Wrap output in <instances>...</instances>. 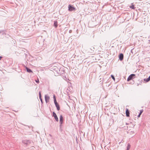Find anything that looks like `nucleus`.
<instances>
[{
    "instance_id": "nucleus-1",
    "label": "nucleus",
    "mask_w": 150,
    "mask_h": 150,
    "mask_svg": "<svg viewBox=\"0 0 150 150\" xmlns=\"http://www.w3.org/2000/svg\"><path fill=\"white\" fill-rule=\"evenodd\" d=\"M32 141L30 140H23L22 141V142L24 144L26 145H28L31 143Z\"/></svg>"
},
{
    "instance_id": "nucleus-9",
    "label": "nucleus",
    "mask_w": 150,
    "mask_h": 150,
    "mask_svg": "<svg viewBox=\"0 0 150 150\" xmlns=\"http://www.w3.org/2000/svg\"><path fill=\"white\" fill-rule=\"evenodd\" d=\"M54 26L55 28L57 27L58 26L57 22V21H54Z\"/></svg>"
},
{
    "instance_id": "nucleus-18",
    "label": "nucleus",
    "mask_w": 150,
    "mask_h": 150,
    "mask_svg": "<svg viewBox=\"0 0 150 150\" xmlns=\"http://www.w3.org/2000/svg\"><path fill=\"white\" fill-rule=\"evenodd\" d=\"M130 7L132 9H134V5H132L130 6Z\"/></svg>"
},
{
    "instance_id": "nucleus-5",
    "label": "nucleus",
    "mask_w": 150,
    "mask_h": 150,
    "mask_svg": "<svg viewBox=\"0 0 150 150\" xmlns=\"http://www.w3.org/2000/svg\"><path fill=\"white\" fill-rule=\"evenodd\" d=\"M63 118L62 115H60V120H59V123L60 124V127H61L63 123Z\"/></svg>"
},
{
    "instance_id": "nucleus-2",
    "label": "nucleus",
    "mask_w": 150,
    "mask_h": 150,
    "mask_svg": "<svg viewBox=\"0 0 150 150\" xmlns=\"http://www.w3.org/2000/svg\"><path fill=\"white\" fill-rule=\"evenodd\" d=\"M135 76V75L134 74H132L130 75L127 79V81H129L132 80L134 77Z\"/></svg>"
},
{
    "instance_id": "nucleus-14",
    "label": "nucleus",
    "mask_w": 150,
    "mask_h": 150,
    "mask_svg": "<svg viewBox=\"0 0 150 150\" xmlns=\"http://www.w3.org/2000/svg\"><path fill=\"white\" fill-rule=\"evenodd\" d=\"M130 147H131V145L130 144H129V143L128 144L127 146V147L126 150H129V149H130Z\"/></svg>"
},
{
    "instance_id": "nucleus-20",
    "label": "nucleus",
    "mask_w": 150,
    "mask_h": 150,
    "mask_svg": "<svg viewBox=\"0 0 150 150\" xmlns=\"http://www.w3.org/2000/svg\"><path fill=\"white\" fill-rule=\"evenodd\" d=\"M53 98H54V100H56L55 96V95H54V96H53Z\"/></svg>"
},
{
    "instance_id": "nucleus-6",
    "label": "nucleus",
    "mask_w": 150,
    "mask_h": 150,
    "mask_svg": "<svg viewBox=\"0 0 150 150\" xmlns=\"http://www.w3.org/2000/svg\"><path fill=\"white\" fill-rule=\"evenodd\" d=\"M124 55L122 53L120 54L119 55V59L120 61H122L123 59Z\"/></svg>"
},
{
    "instance_id": "nucleus-16",
    "label": "nucleus",
    "mask_w": 150,
    "mask_h": 150,
    "mask_svg": "<svg viewBox=\"0 0 150 150\" xmlns=\"http://www.w3.org/2000/svg\"><path fill=\"white\" fill-rule=\"evenodd\" d=\"M111 76V77L114 80H115V78L114 76L113 75H112Z\"/></svg>"
},
{
    "instance_id": "nucleus-22",
    "label": "nucleus",
    "mask_w": 150,
    "mask_h": 150,
    "mask_svg": "<svg viewBox=\"0 0 150 150\" xmlns=\"http://www.w3.org/2000/svg\"><path fill=\"white\" fill-rule=\"evenodd\" d=\"M72 30H70L69 31V33H71L72 32Z\"/></svg>"
},
{
    "instance_id": "nucleus-4",
    "label": "nucleus",
    "mask_w": 150,
    "mask_h": 150,
    "mask_svg": "<svg viewBox=\"0 0 150 150\" xmlns=\"http://www.w3.org/2000/svg\"><path fill=\"white\" fill-rule=\"evenodd\" d=\"M52 116L54 117L55 120L57 122H58L59 121L57 116L55 113L54 112H52Z\"/></svg>"
},
{
    "instance_id": "nucleus-17",
    "label": "nucleus",
    "mask_w": 150,
    "mask_h": 150,
    "mask_svg": "<svg viewBox=\"0 0 150 150\" xmlns=\"http://www.w3.org/2000/svg\"><path fill=\"white\" fill-rule=\"evenodd\" d=\"M54 102L55 105L58 104V103L57 102L56 100H54Z\"/></svg>"
},
{
    "instance_id": "nucleus-3",
    "label": "nucleus",
    "mask_w": 150,
    "mask_h": 150,
    "mask_svg": "<svg viewBox=\"0 0 150 150\" xmlns=\"http://www.w3.org/2000/svg\"><path fill=\"white\" fill-rule=\"evenodd\" d=\"M68 10L69 11H72L75 10V8L71 5H69L68 6Z\"/></svg>"
},
{
    "instance_id": "nucleus-15",
    "label": "nucleus",
    "mask_w": 150,
    "mask_h": 150,
    "mask_svg": "<svg viewBox=\"0 0 150 150\" xmlns=\"http://www.w3.org/2000/svg\"><path fill=\"white\" fill-rule=\"evenodd\" d=\"M143 111L142 110L140 111V113L139 114V115H138L137 117H140V115H141Z\"/></svg>"
},
{
    "instance_id": "nucleus-12",
    "label": "nucleus",
    "mask_w": 150,
    "mask_h": 150,
    "mask_svg": "<svg viewBox=\"0 0 150 150\" xmlns=\"http://www.w3.org/2000/svg\"><path fill=\"white\" fill-rule=\"evenodd\" d=\"M144 80L146 81V82L149 81L150 80V76L148 78L144 79Z\"/></svg>"
},
{
    "instance_id": "nucleus-19",
    "label": "nucleus",
    "mask_w": 150,
    "mask_h": 150,
    "mask_svg": "<svg viewBox=\"0 0 150 150\" xmlns=\"http://www.w3.org/2000/svg\"><path fill=\"white\" fill-rule=\"evenodd\" d=\"M35 81L37 83H38L39 82V81L38 79L37 80H35Z\"/></svg>"
},
{
    "instance_id": "nucleus-7",
    "label": "nucleus",
    "mask_w": 150,
    "mask_h": 150,
    "mask_svg": "<svg viewBox=\"0 0 150 150\" xmlns=\"http://www.w3.org/2000/svg\"><path fill=\"white\" fill-rule=\"evenodd\" d=\"M49 99L50 97L49 96L47 95L45 96V100L46 103H47L49 101Z\"/></svg>"
},
{
    "instance_id": "nucleus-21",
    "label": "nucleus",
    "mask_w": 150,
    "mask_h": 150,
    "mask_svg": "<svg viewBox=\"0 0 150 150\" xmlns=\"http://www.w3.org/2000/svg\"><path fill=\"white\" fill-rule=\"evenodd\" d=\"M134 133V131H131V132H130V134H133Z\"/></svg>"
},
{
    "instance_id": "nucleus-13",
    "label": "nucleus",
    "mask_w": 150,
    "mask_h": 150,
    "mask_svg": "<svg viewBox=\"0 0 150 150\" xmlns=\"http://www.w3.org/2000/svg\"><path fill=\"white\" fill-rule=\"evenodd\" d=\"M55 106L57 108V109L58 110H60V107L59 104L55 105Z\"/></svg>"
},
{
    "instance_id": "nucleus-11",
    "label": "nucleus",
    "mask_w": 150,
    "mask_h": 150,
    "mask_svg": "<svg viewBox=\"0 0 150 150\" xmlns=\"http://www.w3.org/2000/svg\"><path fill=\"white\" fill-rule=\"evenodd\" d=\"M26 69L27 71L28 72H29V73L33 72L32 71V70H31V69H29L28 67H26Z\"/></svg>"
},
{
    "instance_id": "nucleus-23",
    "label": "nucleus",
    "mask_w": 150,
    "mask_h": 150,
    "mask_svg": "<svg viewBox=\"0 0 150 150\" xmlns=\"http://www.w3.org/2000/svg\"><path fill=\"white\" fill-rule=\"evenodd\" d=\"M2 58V57H1V56L0 57V60H1Z\"/></svg>"
},
{
    "instance_id": "nucleus-8",
    "label": "nucleus",
    "mask_w": 150,
    "mask_h": 150,
    "mask_svg": "<svg viewBox=\"0 0 150 150\" xmlns=\"http://www.w3.org/2000/svg\"><path fill=\"white\" fill-rule=\"evenodd\" d=\"M126 116L129 117V112L128 109H127L126 111Z\"/></svg>"
},
{
    "instance_id": "nucleus-10",
    "label": "nucleus",
    "mask_w": 150,
    "mask_h": 150,
    "mask_svg": "<svg viewBox=\"0 0 150 150\" xmlns=\"http://www.w3.org/2000/svg\"><path fill=\"white\" fill-rule=\"evenodd\" d=\"M39 98H40V99L41 102L42 103V99L41 98V92L40 91L39 92Z\"/></svg>"
}]
</instances>
